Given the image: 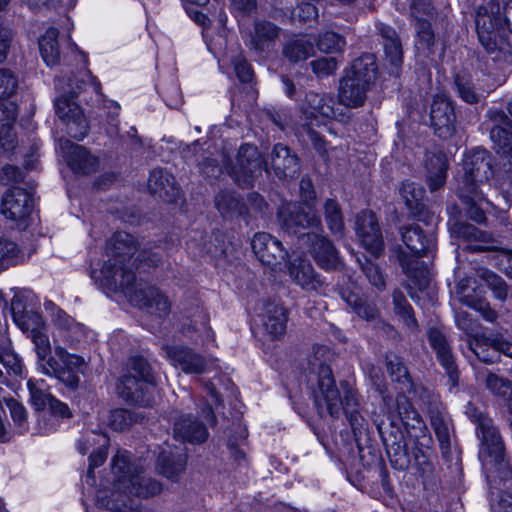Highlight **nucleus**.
<instances>
[{
  "mask_svg": "<svg viewBox=\"0 0 512 512\" xmlns=\"http://www.w3.org/2000/svg\"><path fill=\"white\" fill-rule=\"evenodd\" d=\"M331 353L327 347H317L307 360V385L318 408H326L332 417L338 418L343 411L354 434L360 431L365 419L359 412L356 390L348 381L335 383L332 370L326 363Z\"/></svg>",
  "mask_w": 512,
  "mask_h": 512,
  "instance_id": "f257e3e1",
  "label": "nucleus"
},
{
  "mask_svg": "<svg viewBox=\"0 0 512 512\" xmlns=\"http://www.w3.org/2000/svg\"><path fill=\"white\" fill-rule=\"evenodd\" d=\"M137 250V241L129 233L120 231L114 233L106 243V255L98 274L93 272V277L102 286L110 291L127 290L136 281L134 268L138 269L142 264L149 267L157 266L161 256L149 249H142L137 258L132 261V256Z\"/></svg>",
  "mask_w": 512,
  "mask_h": 512,
  "instance_id": "f03ea898",
  "label": "nucleus"
},
{
  "mask_svg": "<svg viewBox=\"0 0 512 512\" xmlns=\"http://www.w3.org/2000/svg\"><path fill=\"white\" fill-rule=\"evenodd\" d=\"M281 228L296 235L317 265L324 270H335L340 266L338 252L333 243L323 234L320 217L306 203H284L278 210Z\"/></svg>",
  "mask_w": 512,
  "mask_h": 512,
  "instance_id": "7ed1b4c3",
  "label": "nucleus"
},
{
  "mask_svg": "<svg viewBox=\"0 0 512 512\" xmlns=\"http://www.w3.org/2000/svg\"><path fill=\"white\" fill-rule=\"evenodd\" d=\"M466 413L477 423L476 433L481 442L478 457L488 482L496 483L497 478L501 481L508 480L511 477V469L505 458L502 438L493 421L472 406L467 408Z\"/></svg>",
  "mask_w": 512,
  "mask_h": 512,
  "instance_id": "20e7f679",
  "label": "nucleus"
},
{
  "mask_svg": "<svg viewBox=\"0 0 512 512\" xmlns=\"http://www.w3.org/2000/svg\"><path fill=\"white\" fill-rule=\"evenodd\" d=\"M475 25L479 42L493 61H512V45L503 34L502 7L498 0L478 6Z\"/></svg>",
  "mask_w": 512,
  "mask_h": 512,
  "instance_id": "39448f33",
  "label": "nucleus"
},
{
  "mask_svg": "<svg viewBox=\"0 0 512 512\" xmlns=\"http://www.w3.org/2000/svg\"><path fill=\"white\" fill-rule=\"evenodd\" d=\"M69 95L63 94L55 99V112L59 119L65 124L67 133L74 139L81 141L89 132V123L82 108L74 101V94L89 86L95 93H100V82L90 71L82 72L81 80L69 79L66 84Z\"/></svg>",
  "mask_w": 512,
  "mask_h": 512,
  "instance_id": "423d86ee",
  "label": "nucleus"
},
{
  "mask_svg": "<svg viewBox=\"0 0 512 512\" xmlns=\"http://www.w3.org/2000/svg\"><path fill=\"white\" fill-rule=\"evenodd\" d=\"M131 371V374L121 378L117 386L120 397L128 403L149 406L155 385V376L149 363L141 356L132 357Z\"/></svg>",
  "mask_w": 512,
  "mask_h": 512,
  "instance_id": "0eeeda50",
  "label": "nucleus"
},
{
  "mask_svg": "<svg viewBox=\"0 0 512 512\" xmlns=\"http://www.w3.org/2000/svg\"><path fill=\"white\" fill-rule=\"evenodd\" d=\"M88 366L83 356L67 351L61 345H55L54 357L47 359L41 365V373L55 377L65 386L75 390L80 384V375L84 374Z\"/></svg>",
  "mask_w": 512,
  "mask_h": 512,
  "instance_id": "6e6552de",
  "label": "nucleus"
},
{
  "mask_svg": "<svg viewBox=\"0 0 512 512\" xmlns=\"http://www.w3.org/2000/svg\"><path fill=\"white\" fill-rule=\"evenodd\" d=\"M464 175L459 190L477 193L480 186L486 184L492 176L490 155L485 149H473L463 160Z\"/></svg>",
  "mask_w": 512,
  "mask_h": 512,
  "instance_id": "1a4fd4ad",
  "label": "nucleus"
},
{
  "mask_svg": "<svg viewBox=\"0 0 512 512\" xmlns=\"http://www.w3.org/2000/svg\"><path fill=\"white\" fill-rule=\"evenodd\" d=\"M419 398L423 405L426 406L430 416V423L438 438L443 453L449 451L451 446V420L442 407L439 396L434 392L420 388Z\"/></svg>",
  "mask_w": 512,
  "mask_h": 512,
  "instance_id": "9d476101",
  "label": "nucleus"
},
{
  "mask_svg": "<svg viewBox=\"0 0 512 512\" xmlns=\"http://www.w3.org/2000/svg\"><path fill=\"white\" fill-rule=\"evenodd\" d=\"M263 168L264 162L257 147L252 144H243L239 149L232 177L239 186L249 187L255 177L261 174Z\"/></svg>",
  "mask_w": 512,
  "mask_h": 512,
  "instance_id": "9b49d317",
  "label": "nucleus"
},
{
  "mask_svg": "<svg viewBox=\"0 0 512 512\" xmlns=\"http://www.w3.org/2000/svg\"><path fill=\"white\" fill-rule=\"evenodd\" d=\"M130 301L148 313L164 317L169 314L171 303L168 297L154 286L135 288V282L130 289L120 290Z\"/></svg>",
  "mask_w": 512,
  "mask_h": 512,
  "instance_id": "f8f14e48",
  "label": "nucleus"
},
{
  "mask_svg": "<svg viewBox=\"0 0 512 512\" xmlns=\"http://www.w3.org/2000/svg\"><path fill=\"white\" fill-rule=\"evenodd\" d=\"M165 353L171 364L186 374H203L214 365V359L205 357L187 346H168Z\"/></svg>",
  "mask_w": 512,
  "mask_h": 512,
  "instance_id": "ddd939ff",
  "label": "nucleus"
},
{
  "mask_svg": "<svg viewBox=\"0 0 512 512\" xmlns=\"http://www.w3.org/2000/svg\"><path fill=\"white\" fill-rule=\"evenodd\" d=\"M355 230L362 246L375 257L384 250V241L376 216L371 211H362L356 217Z\"/></svg>",
  "mask_w": 512,
  "mask_h": 512,
  "instance_id": "4468645a",
  "label": "nucleus"
},
{
  "mask_svg": "<svg viewBox=\"0 0 512 512\" xmlns=\"http://www.w3.org/2000/svg\"><path fill=\"white\" fill-rule=\"evenodd\" d=\"M58 149L68 166L79 174L95 172L99 167L98 159L85 147L72 143L69 139H59Z\"/></svg>",
  "mask_w": 512,
  "mask_h": 512,
  "instance_id": "2eb2a0df",
  "label": "nucleus"
},
{
  "mask_svg": "<svg viewBox=\"0 0 512 512\" xmlns=\"http://www.w3.org/2000/svg\"><path fill=\"white\" fill-rule=\"evenodd\" d=\"M33 210V199L26 190L14 187L2 197L0 212L6 219L23 222Z\"/></svg>",
  "mask_w": 512,
  "mask_h": 512,
  "instance_id": "dca6fc26",
  "label": "nucleus"
},
{
  "mask_svg": "<svg viewBox=\"0 0 512 512\" xmlns=\"http://www.w3.org/2000/svg\"><path fill=\"white\" fill-rule=\"evenodd\" d=\"M377 430L386 447L391 463L400 470L407 468L409 463L408 454L405 450V443L399 428L394 427V418H391L390 427L384 422L375 421Z\"/></svg>",
  "mask_w": 512,
  "mask_h": 512,
  "instance_id": "f3484780",
  "label": "nucleus"
},
{
  "mask_svg": "<svg viewBox=\"0 0 512 512\" xmlns=\"http://www.w3.org/2000/svg\"><path fill=\"white\" fill-rule=\"evenodd\" d=\"M253 252L257 258L268 266H276L288 256L282 242L266 232H258L251 241Z\"/></svg>",
  "mask_w": 512,
  "mask_h": 512,
  "instance_id": "a211bd4d",
  "label": "nucleus"
},
{
  "mask_svg": "<svg viewBox=\"0 0 512 512\" xmlns=\"http://www.w3.org/2000/svg\"><path fill=\"white\" fill-rule=\"evenodd\" d=\"M288 275L291 281L306 292L319 293L324 287V281L315 271L311 262L307 259H294L288 266Z\"/></svg>",
  "mask_w": 512,
  "mask_h": 512,
  "instance_id": "6ab92c4d",
  "label": "nucleus"
},
{
  "mask_svg": "<svg viewBox=\"0 0 512 512\" xmlns=\"http://www.w3.org/2000/svg\"><path fill=\"white\" fill-rule=\"evenodd\" d=\"M489 114L494 123L490 138L495 144L497 153L512 162V125L507 115L501 110L490 111Z\"/></svg>",
  "mask_w": 512,
  "mask_h": 512,
  "instance_id": "aec40b11",
  "label": "nucleus"
},
{
  "mask_svg": "<svg viewBox=\"0 0 512 512\" xmlns=\"http://www.w3.org/2000/svg\"><path fill=\"white\" fill-rule=\"evenodd\" d=\"M428 340L436 353L439 363L445 369L452 386H456L458 382V369L446 337L437 328H430L428 330Z\"/></svg>",
  "mask_w": 512,
  "mask_h": 512,
  "instance_id": "412c9836",
  "label": "nucleus"
},
{
  "mask_svg": "<svg viewBox=\"0 0 512 512\" xmlns=\"http://www.w3.org/2000/svg\"><path fill=\"white\" fill-rule=\"evenodd\" d=\"M430 118L432 125L441 137H448L454 131L455 113L450 100L444 95L434 97Z\"/></svg>",
  "mask_w": 512,
  "mask_h": 512,
  "instance_id": "4be33fe9",
  "label": "nucleus"
},
{
  "mask_svg": "<svg viewBox=\"0 0 512 512\" xmlns=\"http://www.w3.org/2000/svg\"><path fill=\"white\" fill-rule=\"evenodd\" d=\"M173 431L176 438L192 444L203 443L208 438L206 425L192 414L175 416Z\"/></svg>",
  "mask_w": 512,
  "mask_h": 512,
  "instance_id": "5701e85b",
  "label": "nucleus"
},
{
  "mask_svg": "<svg viewBox=\"0 0 512 512\" xmlns=\"http://www.w3.org/2000/svg\"><path fill=\"white\" fill-rule=\"evenodd\" d=\"M260 318L263 332L271 340L279 339L285 334L287 311L281 304L266 303Z\"/></svg>",
  "mask_w": 512,
  "mask_h": 512,
  "instance_id": "b1692460",
  "label": "nucleus"
},
{
  "mask_svg": "<svg viewBox=\"0 0 512 512\" xmlns=\"http://www.w3.org/2000/svg\"><path fill=\"white\" fill-rule=\"evenodd\" d=\"M469 349L477 356V358L487 364L495 361V355L489 353V348L495 352H500L507 357L512 358V342L503 337L480 338L474 337L468 341Z\"/></svg>",
  "mask_w": 512,
  "mask_h": 512,
  "instance_id": "393cba45",
  "label": "nucleus"
},
{
  "mask_svg": "<svg viewBox=\"0 0 512 512\" xmlns=\"http://www.w3.org/2000/svg\"><path fill=\"white\" fill-rule=\"evenodd\" d=\"M148 188L151 194L165 202L176 201L180 196V188L174 176L163 169H155L150 173Z\"/></svg>",
  "mask_w": 512,
  "mask_h": 512,
  "instance_id": "a878e982",
  "label": "nucleus"
},
{
  "mask_svg": "<svg viewBox=\"0 0 512 512\" xmlns=\"http://www.w3.org/2000/svg\"><path fill=\"white\" fill-rule=\"evenodd\" d=\"M271 166L280 179L292 178L299 172L297 156L288 146L281 143L276 144L272 149Z\"/></svg>",
  "mask_w": 512,
  "mask_h": 512,
  "instance_id": "bb28decb",
  "label": "nucleus"
},
{
  "mask_svg": "<svg viewBox=\"0 0 512 512\" xmlns=\"http://www.w3.org/2000/svg\"><path fill=\"white\" fill-rule=\"evenodd\" d=\"M377 74V64L375 56L372 54H363L352 61L351 65L344 70V77L355 79L361 85L371 88Z\"/></svg>",
  "mask_w": 512,
  "mask_h": 512,
  "instance_id": "cd10ccee",
  "label": "nucleus"
},
{
  "mask_svg": "<svg viewBox=\"0 0 512 512\" xmlns=\"http://www.w3.org/2000/svg\"><path fill=\"white\" fill-rule=\"evenodd\" d=\"M280 28L266 20H256L249 34L248 45L256 52L269 50L278 39Z\"/></svg>",
  "mask_w": 512,
  "mask_h": 512,
  "instance_id": "c85d7f7f",
  "label": "nucleus"
},
{
  "mask_svg": "<svg viewBox=\"0 0 512 512\" xmlns=\"http://www.w3.org/2000/svg\"><path fill=\"white\" fill-rule=\"evenodd\" d=\"M400 264L408 277L407 288L409 289V294L413 300H416L417 296L414 290H418L421 293L428 291L431 273L428 268L420 266L417 260L408 261L406 257H400Z\"/></svg>",
  "mask_w": 512,
  "mask_h": 512,
  "instance_id": "c756f323",
  "label": "nucleus"
},
{
  "mask_svg": "<svg viewBox=\"0 0 512 512\" xmlns=\"http://www.w3.org/2000/svg\"><path fill=\"white\" fill-rule=\"evenodd\" d=\"M302 111L308 119H314L317 122L319 118L331 119L335 115L334 100L327 94L309 92L302 104Z\"/></svg>",
  "mask_w": 512,
  "mask_h": 512,
  "instance_id": "7c9ffc66",
  "label": "nucleus"
},
{
  "mask_svg": "<svg viewBox=\"0 0 512 512\" xmlns=\"http://www.w3.org/2000/svg\"><path fill=\"white\" fill-rule=\"evenodd\" d=\"M447 158L441 152H428L425 155L426 183L431 191L441 188L447 178Z\"/></svg>",
  "mask_w": 512,
  "mask_h": 512,
  "instance_id": "2f4dec72",
  "label": "nucleus"
},
{
  "mask_svg": "<svg viewBox=\"0 0 512 512\" xmlns=\"http://www.w3.org/2000/svg\"><path fill=\"white\" fill-rule=\"evenodd\" d=\"M401 234L403 242L417 258L435 248L434 235H423L422 229L418 225L403 228Z\"/></svg>",
  "mask_w": 512,
  "mask_h": 512,
  "instance_id": "473e14b6",
  "label": "nucleus"
},
{
  "mask_svg": "<svg viewBox=\"0 0 512 512\" xmlns=\"http://www.w3.org/2000/svg\"><path fill=\"white\" fill-rule=\"evenodd\" d=\"M370 88L355 82V79L342 77L339 83V102L349 108H357L364 104Z\"/></svg>",
  "mask_w": 512,
  "mask_h": 512,
  "instance_id": "72a5a7b5",
  "label": "nucleus"
},
{
  "mask_svg": "<svg viewBox=\"0 0 512 512\" xmlns=\"http://www.w3.org/2000/svg\"><path fill=\"white\" fill-rule=\"evenodd\" d=\"M283 56L291 63H298L310 58L314 53V45L306 35H295L283 46Z\"/></svg>",
  "mask_w": 512,
  "mask_h": 512,
  "instance_id": "f704fd0d",
  "label": "nucleus"
},
{
  "mask_svg": "<svg viewBox=\"0 0 512 512\" xmlns=\"http://www.w3.org/2000/svg\"><path fill=\"white\" fill-rule=\"evenodd\" d=\"M45 311L49 314L52 323L58 329L67 331L76 336L85 334V326L76 322L65 311L58 308L52 301L44 302Z\"/></svg>",
  "mask_w": 512,
  "mask_h": 512,
  "instance_id": "c9c22d12",
  "label": "nucleus"
},
{
  "mask_svg": "<svg viewBox=\"0 0 512 512\" xmlns=\"http://www.w3.org/2000/svg\"><path fill=\"white\" fill-rule=\"evenodd\" d=\"M16 120V106L0 103V145L6 149L14 148L13 125Z\"/></svg>",
  "mask_w": 512,
  "mask_h": 512,
  "instance_id": "e433bc0d",
  "label": "nucleus"
},
{
  "mask_svg": "<svg viewBox=\"0 0 512 512\" xmlns=\"http://www.w3.org/2000/svg\"><path fill=\"white\" fill-rule=\"evenodd\" d=\"M395 412L407 429H421L424 426L420 414L414 409L408 397L403 393L396 396Z\"/></svg>",
  "mask_w": 512,
  "mask_h": 512,
  "instance_id": "4c0bfd02",
  "label": "nucleus"
},
{
  "mask_svg": "<svg viewBox=\"0 0 512 512\" xmlns=\"http://www.w3.org/2000/svg\"><path fill=\"white\" fill-rule=\"evenodd\" d=\"M458 236L463 240L471 243L467 246V249L479 252L490 250V247L486 244L492 242V237L489 233L482 231L471 224H460L457 230Z\"/></svg>",
  "mask_w": 512,
  "mask_h": 512,
  "instance_id": "58836bf2",
  "label": "nucleus"
},
{
  "mask_svg": "<svg viewBox=\"0 0 512 512\" xmlns=\"http://www.w3.org/2000/svg\"><path fill=\"white\" fill-rule=\"evenodd\" d=\"M323 215L330 232L338 237L344 236V218L341 208L335 199H326L323 203Z\"/></svg>",
  "mask_w": 512,
  "mask_h": 512,
  "instance_id": "ea45409f",
  "label": "nucleus"
},
{
  "mask_svg": "<svg viewBox=\"0 0 512 512\" xmlns=\"http://www.w3.org/2000/svg\"><path fill=\"white\" fill-rule=\"evenodd\" d=\"M58 30L50 27L39 39V49L41 56L48 66L58 64L60 59L59 46L57 42Z\"/></svg>",
  "mask_w": 512,
  "mask_h": 512,
  "instance_id": "a19ab883",
  "label": "nucleus"
},
{
  "mask_svg": "<svg viewBox=\"0 0 512 512\" xmlns=\"http://www.w3.org/2000/svg\"><path fill=\"white\" fill-rule=\"evenodd\" d=\"M215 206L225 218H234L244 213L245 207L233 192L222 191L215 197Z\"/></svg>",
  "mask_w": 512,
  "mask_h": 512,
  "instance_id": "79ce46f5",
  "label": "nucleus"
},
{
  "mask_svg": "<svg viewBox=\"0 0 512 512\" xmlns=\"http://www.w3.org/2000/svg\"><path fill=\"white\" fill-rule=\"evenodd\" d=\"M14 321L17 326L29 335L36 334L47 329V325L42 316L36 311H25L21 314L13 313Z\"/></svg>",
  "mask_w": 512,
  "mask_h": 512,
  "instance_id": "37998d69",
  "label": "nucleus"
},
{
  "mask_svg": "<svg viewBox=\"0 0 512 512\" xmlns=\"http://www.w3.org/2000/svg\"><path fill=\"white\" fill-rule=\"evenodd\" d=\"M340 295L359 317L368 321L375 319L377 310L373 304L364 302L356 293L348 289L341 290Z\"/></svg>",
  "mask_w": 512,
  "mask_h": 512,
  "instance_id": "c03bdc74",
  "label": "nucleus"
},
{
  "mask_svg": "<svg viewBox=\"0 0 512 512\" xmlns=\"http://www.w3.org/2000/svg\"><path fill=\"white\" fill-rule=\"evenodd\" d=\"M21 259L22 255L17 243L0 235V272L17 265Z\"/></svg>",
  "mask_w": 512,
  "mask_h": 512,
  "instance_id": "a18cd8bd",
  "label": "nucleus"
},
{
  "mask_svg": "<svg viewBox=\"0 0 512 512\" xmlns=\"http://www.w3.org/2000/svg\"><path fill=\"white\" fill-rule=\"evenodd\" d=\"M185 458L183 455L177 457H169L166 453H162L158 458L159 472L166 478L176 481L185 468Z\"/></svg>",
  "mask_w": 512,
  "mask_h": 512,
  "instance_id": "49530a36",
  "label": "nucleus"
},
{
  "mask_svg": "<svg viewBox=\"0 0 512 512\" xmlns=\"http://www.w3.org/2000/svg\"><path fill=\"white\" fill-rule=\"evenodd\" d=\"M474 283L472 278L461 279L456 286V295L463 304L469 307H480L481 291L473 286Z\"/></svg>",
  "mask_w": 512,
  "mask_h": 512,
  "instance_id": "de8ad7c7",
  "label": "nucleus"
},
{
  "mask_svg": "<svg viewBox=\"0 0 512 512\" xmlns=\"http://www.w3.org/2000/svg\"><path fill=\"white\" fill-rule=\"evenodd\" d=\"M27 387L30 393L31 403L35 409H46L53 396L46 391V384L44 380L29 379Z\"/></svg>",
  "mask_w": 512,
  "mask_h": 512,
  "instance_id": "09e8293b",
  "label": "nucleus"
},
{
  "mask_svg": "<svg viewBox=\"0 0 512 512\" xmlns=\"http://www.w3.org/2000/svg\"><path fill=\"white\" fill-rule=\"evenodd\" d=\"M384 51L386 59L391 66V73L398 75L403 62L402 47L399 39L387 36L384 41Z\"/></svg>",
  "mask_w": 512,
  "mask_h": 512,
  "instance_id": "8fccbe9b",
  "label": "nucleus"
},
{
  "mask_svg": "<svg viewBox=\"0 0 512 512\" xmlns=\"http://www.w3.org/2000/svg\"><path fill=\"white\" fill-rule=\"evenodd\" d=\"M386 366L390 376L394 381L404 385L407 388L412 386L409 372L400 357L395 354L387 355Z\"/></svg>",
  "mask_w": 512,
  "mask_h": 512,
  "instance_id": "3c124183",
  "label": "nucleus"
},
{
  "mask_svg": "<svg viewBox=\"0 0 512 512\" xmlns=\"http://www.w3.org/2000/svg\"><path fill=\"white\" fill-rule=\"evenodd\" d=\"M393 304L395 312L403 319L404 323L411 330L417 329V320L414 317L412 307L400 290L393 292Z\"/></svg>",
  "mask_w": 512,
  "mask_h": 512,
  "instance_id": "603ef678",
  "label": "nucleus"
},
{
  "mask_svg": "<svg viewBox=\"0 0 512 512\" xmlns=\"http://www.w3.org/2000/svg\"><path fill=\"white\" fill-rule=\"evenodd\" d=\"M458 194L462 201L469 206V217L477 223L484 222L486 219L485 214L482 208L478 206L484 200L482 191L469 193L468 191L458 190Z\"/></svg>",
  "mask_w": 512,
  "mask_h": 512,
  "instance_id": "864d4df0",
  "label": "nucleus"
},
{
  "mask_svg": "<svg viewBox=\"0 0 512 512\" xmlns=\"http://www.w3.org/2000/svg\"><path fill=\"white\" fill-rule=\"evenodd\" d=\"M32 343L34 344V351L37 356V367L41 372V365L47 362L51 356V343L47 334V329L37 332L36 334L29 335Z\"/></svg>",
  "mask_w": 512,
  "mask_h": 512,
  "instance_id": "5fc2aeb1",
  "label": "nucleus"
},
{
  "mask_svg": "<svg viewBox=\"0 0 512 512\" xmlns=\"http://www.w3.org/2000/svg\"><path fill=\"white\" fill-rule=\"evenodd\" d=\"M417 40H416V48L418 51L422 53L429 54L431 52V48L435 42L434 32L431 28V24L429 21H420L415 23Z\"/></svg>",
  "mask_w": 512,
  "mask_h": 512,
  "instance_id": "6e6d98bb",
  "label": "nucleus"
},
{
  "mask_svg": "<svg viewBox=\"0 0 512 512\" xmlns=\"http://www.w3.org/2000/svg\"><path fill=\"white\" fill-rule=\"evenodd\" d=\"M5 401L16 430L20 434L26 433L29 429L26 408L13 398L6 399Z\"/></svg>",
  "mask_w": 512,
  "mask_h": 512,
  "instance_id": "4d7b16f0",
  "label": "nucleus"
},
{
  "mask_svg": "<svg viewBox=\"0 0 512 512\" xmlns=\"http://www.w3.org/2000/svg\"><path fill=\"white\" fill-rule=\"evenodd\" d=\"M424 193V189L413 181L407 180L403 182L400 188L401 197L410 210L418 208L420 201L423 199Z\"/></svg>",
  "mask_w": 512,
  "mask_h": 512,
  "instance_id": "13d9d810",
  "label": "nucleus"
},
{
  "mask_svg": "<svg viewBox=\"0 0 512 512\" xmlns=\"http://www.w3.org/2000/svg\"><path fill=\"white\" fill-rule=\"evenodd\" d=\"M0 362L14 375H22L23 365L21 359L11 349L10 342L0 344Z\"/></svg>",
  "mask_w": 512,
  "mask_h": 512,
  "instance_id": "bf43d9fd",
  "label": "nucleus"
},
{
  "mask_svg": "<svg viewBox=\"0 0 512 512\" xmlns=\"http://www.w3.org/2000/svg\"><path fill=\"white\" fill-rule=\"evenodd\" d=\"M345 45V39L341 35L331 31L322 33L317 40L318 49L325 53L340 52L344 49Z\"/></svg>",
  "mask_w": 512,
  "mask_h": 512,
  "instance_id": "052dcab7",
  "label": "nucleus"
},
{
  "mask_svg": "<svg viewBox=\"0 0 512 512\" xmlns=\"http://www.w3.org/2000/svg\"><path fill=\"white\" fill-rule=\"evenodd\" d=\"M362 272L365 274L369 283L377 288L383 290L386 287V281L380 268L374 262L365 259L364 261L359 260Z\"/></svg>",
  "mask_w": 512,
  "mask_h": 512,
  "instance_id": "680f3d73",
  "label": "nucleus"
},
{
  "mask_svg": "<svg viewBox=\"0 0 512 512\" xmlns=\"http://www.w3.org/2000/svg\"><path fill=\"white\" fill-rule=\"evenodd\" d=\"M455 86L459 97L468 104H475L480 99V94L476 91L471 79L457 75Z\"/></svg>",
  "mask_w": 512,
  "mask_h": 512,
  "instance_id": "e2e57ef3",
  "label": "nucleus"
},
{
  "mask_svg": "<svg viewBox=\"0 0 512 512\" xmlns=\"http://www.w3.org/2000/svg\"><path fill=\"white\" fill-rule=\"evenodd\" d=\"M480 277L487 283L488 287L493 291L494 296L503 301L507 297V285L505 281L495 273L489 270H482Z\"/></svg>",
  "mask_w": 512,
  "mask_h": 512,
  "instance_id": "0e129e2a",
  "label": "nucleus"
},
{
  "mask_svg": "<svg viewBox=\"0 0 512 512\" xmlns=\"http://www.w3.org/2000/svg\"><path fill=\"white\" fill-rule=\"evenodd\" d=\"M310 66L317 77L324 78L337 70L338 61L334 57H322L310 62Z\"/></svg>",
  "mask_w": 512,
  "mask_h": 512,
  "instance_id": "69168bd1",
  "label": "nucleus"
},
{
  "mask_svg": "<svg viewBox=\"0 0 512 512\" xmlns=\"http://www.w3.org/2000/svg\"><path fill=\"white\" fill-rule=\"evenodd\" d=\"M410 9L416 22L429 21L434 16V7L431 0H413Z\"/></svg>",
  "mask_w": 512,
  "mask_h": 512,
  "instance_id": "338daca9",
  "label": "nucleus"
},
{
  "mask_svg": "<svg viewBox=\"0 0 512 512\" xmlns=\"http://www.w3.org/2000/svg\"><path fill=\"white\" fill-rule=\"evenodd\" d=\"M134 421L133 413L126 409H115L109 416V425L116 431H123Z\"/></svg>",
  "mask_w": 512,
  "mask_h": 512,
  "instance_id": "774afa93",
  "label": "nucleus"
}]
</instances>
